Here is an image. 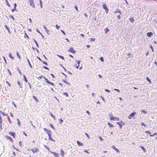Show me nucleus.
<instances>
[{
  "instance_id": "nucleus-16",
  "label": "nucleus",
  "mask_w": 157,
  "mask_h": 157,
  "mask_svg": "<svg viewBox=\"0 0 157 157\" xmlns=\"http://www.w3.org/2000/svg\"><path fill=\"white\" fill-rule=\"evenodd\" d=\"M140 147L142 149V150L144 152H146V151L145 150V148L143 146H140Z\"/></svg>"
},
{
  "instance_id": "nucleus-57",
  "label": "nucleus",
  "mask_w": 157,
  "mask_h": 157,
  "mask_svg": "<svg viewBox=\"0 0 157 157\" xmlns=\"http://www.w3.org/2000/svg\"><path fill=\"white\" fill-rule=\"evenodd\" d=\"M114 90H115L117 91L118 92H120V90H119L118 89H114Z\"/></svg>"
},
{
  "instance_id": "nucleus-41",
  "label": "nucleus",
  "mask_w": 157,
  "mask_h": 157,
  "mask_svg": "<svg viewBox=\"0 0 157 157\" xmlns=\"http://www.w3.org/2000/svg\"><path fill=\"white\" fill-rule=\"evenodd\" d=\"M16 55H17V56L20 59L21 57H20V56L19 55V53L18 52H17L16 53Z\"/></svg>"
},
{
  "instance_id": "nucleus-15",
  "label": "nucleus",
  "mask_w": 157,
  "mask_h": 157,
  "mask_svg": "<svg viewBox=\"0 0 157 157\" xmlns=\"http://www.w3.org/2000/svg\"><path fill=\"white\" fill-rule=\"evenodd\" d=\"M145 132L147 134L149 135L150 136V135H151L152 134L151 133V132L149 131H146Z\"/></svg>"
},
{
  "instance_id": "nucleus-47",
  "label": "nucleus",
  "mask_w": 157,
  "mask_h": 157,
  "mask_svg": "<svg viewBox=\"0 0 157 157\" xmlns=\"http://www.w3.org/2000/svg\"><path fill=\"white\" fill-rule=\"evenodd\" d=\"M2 118H0V125L2 124Z\"/></svg>"
},
{
  "instance_id": "nucleus-44",
  "label": "nucleus",
  "mask_w": 157,
  "mask_h": 157,
  "mask_svg": "<svg viewBox=\"0 0 157 157\" xmlns=\"http://www.w3.org/2000/svg\"><path fill=\"white\" fill-rule=\"evenodd\" d=\"M7 71L9 73V75L11 76V72H10V70L9 69H7Z\"/></svg>"
},
{
  "instance_id": "nucleus-8",
  "label": "nucleus",
  "mask_w": 157,
  "mask_h": 157,
  "mask_svg": "<svg viewBox=\"0 0 157 157\" xmlns=\"http://www.w3.org/2000/svg\"><path fill=\"white\" fill-rule=\"evenodd\" d=\"M31 150L32 151V152L33 153L37 152L38 151V149L36 148H35L34 149H31Z\"/></svg>"
},
{
  "instance_id": "nucleus-49",
  "label": "nucleus",
  "mask_w": 157,
  "mask_h": 157,
  "mask_svg": "<svg viewBox=\"0 0 157 157\" xmlns=\"http://www.w3.org/2000/svg\"><path fill=\"white\" fill-rule=\"evenodd\" d=\"M100 60H101V61L103 62L104 61V59H103V57H101L100 58Z\"/></svg>"
},
{
  "instance_id": "nucleus-25",
  "label": "nucleus",
  "mask_w": 157,
  "mask_h": 157,
  "mask_svg": "<svg viewBox=\"0 0 157 157\" xmlns=\"http://www.w3.org/2000/svg\"><path fill=\"white\" fill-rule=\"evenodd\" d=\"M5 1L7 6H8L9 7H10V4L9 3L8 1L7 0H5Z\"/></svg>"
},
{
  "instance_id": "nucleus-4",
  "label": "nucleus",
  "mask_w": 157,
  "mask_h": 157,
  "mask_svg": "<svg viewBox=\"0 0 157 157\" xmlns=\"http://www.w3.org/2000/svg\"><path fill=\"white\" fill-rule=\"evenodd\" d=\"M102 7L103 9L105 10L106 13H108L109 10L107 8L106 5L105 4H104L103 5Z\"/></svg>"
},
{
  "instance_id": "nucleus-2",
  "label": "nucleus",
  "mask_w": 157,
  "mask_h": 157,
  "mask_svg": "<svg viewBox=\"0 0 157 157\" xmlns=\"http://www.w3.org/2000/svg\"><path fill=\"white\" fill-rule=\"evenodd\" d=\"M9 134L12 136L13 138H15L16 134L15 132L10 131L9 132Z\"/></svg>"
},
{
  "instance_id": "nucleus-27",
  "label": "nucleus",
  "mask_w": 157,
  "mask_h": 157,
  "mask_svg": "<svg viewBox=\"0 0 157 157\" xmlns=\"http://www.w3.org/2000/svg\"><path fill=\"white\" fill-rule=\"evenodd\" d=\"M98 137H99V139H100V141H102L104 140L101 137V136H99Z\"/></svg>"
},
{
  "instance_id": "nucleus-1",
  "label": "nucleus",
  "mask_w": 157,
  "mask_h": 157,
  "mask_svg": "<svg viewBox=\"0 0 157 157\" xmlns=\"http://www.w3.org/2000/svg\"><path fill=\"white\" fill-rule=\"evenodd\" d=\"M116 123L119 126L120 129H121L123 126L125 124V123L122 121H120L117 122Z\"/></svg>"
},
{
  "instance_id": "nucleus-28",
  "label": "nucleus",
  "mask_w": 157,
  "mask_h": 157,
  "mask_svg": "<svg viewBox=\"0 0 157 157\" xmlns=\"http://www.w3.org/2000/svg\"><path fill=\"white\" fill-rule=\"evenodd\" d=\"M140 125H141V126H144L145 127H146V125L145 124H144V123L143 122H142L140 123Z\"/></svg>"
},
{
  "instance_id": "nucleus-45",
  "label": "nucleus",
  "mask_w": 157,
  "mask_h": 157,
  "mask_svg": "<svg viewBox=\"0 0 157 157\" xmlns=\"http://www.w3.org/2000/svg\"><path fill=\"white\" fill-rule=\"evenodd\" d=\"M22 142L21 141H20L19 142V145L20 146H21V147H22Z\"/></svg>"
},
{
  "instance_id": "nucleus-13",
  "label": "nucleus",
  "mask_w": 157,
  "mask_h": 157,
  "mask_svg": "<svg viewBox=\"0 0 157 157\" xmlns=\"http://www.w3.org/2000/svg\"><path fill=\"white\" fill-rule=\"evenodd\" d=\"M136 114V113L135 112H133L131 113L129 116V117L128 118H131L132 117H134L135 114Z\"/></svg>"
},
{
  "instance_id": "nucleus-34",
  "label": "nucleus",
  "mask_w": 157,
  "mask_h": 157,
  "mask_svg": "<svg viewBox=\"0 0 157 157\" xmlns=\"http://www.w3.org/2000/svg\"><path fill=\"white\" fill-rule=\"evenodd\" d=\"M23 77H24V79L25 81V82H28V81H27V79H26V78L25 76L24 75Z\"/></svg>"
},
{
  "instance_id": "nucleus-30",
  "label": "nucleus",
  "mask_w": 157,
  "mask_h": 157,
  "mask_svg": "<svg viewBox=\"0 0 157 157\" xmlns=\"http://www.w3.org/2000/svg\"><path fill=\"white\" fill-rule=\"evenodd\" d=\"M9 57L11 59H14V57L12 56L11 55V54H9Z\"/></svg>"
},
{
  "instance_id": "nucleus-50",
  "label": "nucleus",
  "mask_w": 157,
  "mask_h": 157,
  "mask_svg": "<svg viewBox=\"0 0 157 157\" xmlns=\"http://www.w3.org/2000/svg\"><path fill=\"white\" fill-rule=\"evenodd\" d=\"M63 95H65L66 97H68V95L67 94V93H64Z\"/></svg>"
},
{
  "instance_id": "nucleus-54",
  "label": "nucleus",
  "mask_w": 157,
  "mask_h": 157,
  "mask_svg": "<svg viewBox=\"0 0 157 157\" xmlns=\"http://www.w3.org/2000/svg\"><path fill=\"white\" fill-rule=\"evenodd\" d=\"M109 31V29L108 28H106L105 29V33H107Z\"/></svg>"
},
{
  "instance_id": "nucleus-55",
  "label": "nucleus",
  "mask_w": 157,
  "mask_h": 157,
  "mask_svg": "<svg viewBox=\"0 0 157 157\" xmlns=\"http://www.w3.org/2000/svg\"><path fill=\"white\" fill-rule=\"evenodd\" d=\"M61 31L62 32V33H63V34L64 35H66V33H65L64 32L63 30H61Z\"/></svg>"
},
{
  "instance_id": "nucleus-36",
  "label": "nucleus",
  "mask_w": 157,
  "mask_h": 157,
  "mask_svg": "<svg viewBox=\"0 0 157 157\" xmlns=\"http://www.w3.org/2000/svg\"><path fill=\"white\" fill-rule=\"evenodd\" d=\"M157 135V133L156 132H155L152 135H150V136L153 137Z\"/></svg>"
},
{
  "instance_id": "nucleus-60",
  "label": "nucleus",
  "mask_w": 157,
  "mask_h": 157,
  "mask_svg": "<svg viewBox=\"0 0 157 157\" xmlns=\"http://www.w3.org/2000/svg\"><path fill=\"white\" fill-rule=\"evenodd\" d=\"M142 112L143 113H146V112L144 110H143L142 111Z\"/></svg>"
},
{
  "instance_id": "nucleus-3",
  "label": "nucleus",
  "mask_w": 157,
  "mask_h": 157,
  "mask_svg": "<svg viewBox=\"0 0 157 157\" xmlns=\"http://www.w3.org/2000/svg\"><path fill=\"white\" fill-rule=\"evenodd\" d=\"M29 4L32 7L34 8L35 7L34 1L33 0H30L29 1Z\"/></svg>"
},
{
  "instance_id": "nucleus-63",
  "label": "nucleus",
  "mask_w": 157,
  "mask_h": 157,
  "mask_svg": "<svg viewBox=\"0 0 157 157\" xmlns=\"http://www.w3.org/2000/svg\"><path fill=\"white\" fill-rule=\"evenodd\" d=\"M91 41H94L95 40V39L94 38H90Z\"/></svg>"
},
{
  "instance_id": "nucleus-31",
  "label": "nucleus",
  "mask_w": 157,
  "mask_h": 157,
  "mask_svg": "<svg viewBox=\"0 0 157 157\" xmlns=\"http://www.w3.org/2000/svg\"><path fill=\"white\" fill-rule=\"evenodd\" d=\"M59 124H62V123L63 121V120L62 119V118H60L59 119Z\"/></svg>"
},
{
  "instance_id": "nucleus-33",
  "label": "nucleus",
  "mask_w": 157,
  "mask_h": 157,
  "mask_svg": "<svg viewBox=\"0 0 157 157\" xmlns=\"http://www.w3.org/2000/svg\"><path fill=\"white\" fill-rule=\"evenodd\" d=\"M57 56L59 57L60 58H61V59L64 60V58L62 56H60V55H57Z\"/></svg>"
},
{
  "instance_id": "nucleus-58",
  "label": "nucleus",
  "mask_w": 157,
  "mask_h": 157,
  "mask_svg": "<svg viewBox=\"0 0 157 157\" xmlns=\"http://www.w3.org/2000/svg\"><path fill=\"white\" fill-rule=\"evenodd\" d=\"M43 67L45 69H47V70H49V69L47 67H46V66H44Z\"/></svg>"
},
{
  "instance_id": "nucleus-52",
  "label": "nucleus",
  "mask_w": 157,
  "mask_h": 157,
  "mask_svg": "<svg viewBox=\"0 0 157 157\" xmlns=\"http://www.w3.org/2000/svg\"><path fill=\"white\" fill-rule=\"evenodd\" d=\"M23 135H25V136H27V134L25 132H23Z\"/></svg>"
},
{
  "instance_id": "nucleus-35",
  "label": "nucleus",
  "mask_w": 157,
  "mask_h": 157,
  "mask_svg": "<svg viewBox=\"0 0 157 157\" xmlns=\"http://www.w3.org/2000/svg\"><path fill=\"white\" fill-rule=\"evenodd\" d=\"M120 13V14H121V12L120 11V10H115V13Z\"/></svg>"
},
{
  "instance_id": "nucleus-53",
  "label": "nucleus",
  "mask_w": 157,
  "mask_h": 157,
  "mask_svg": "<svg viewBox=\"0 0 157 157\" xmlns=\"http://www.w3.org/2000/svg\"><path fill=\"white\" fill-rule=\"evenodd\" d=\"M84 151L86 153L89 154V152L87 150H84Z\"/></svg>"
},
{
  "instance_id": "nucleus-61",
  "label": "nucleus",
  "mask_w": 157,
  "mask_h": 157,
  "mask_svg": "<svg viewBox=\"0 0 157 157\" xmlns=\"http://www.w3.org/2000/svg\"><path fill=\"white\" fill-rule=\"evenodd\" d=\"M16 10V8L15 9V8H14L13 9H12L11 10V11L12 12H13L14 11Z\"/></svg>"
},
{
  "instance_id": "nucleus-51",
  "label": "nucleus",
  "mask_w": 157,
  "mask_h": 157,
  "mask_svg": "<svg viewBox=\"0 0 157 157\" xmlns=\"http://www.w3.org/2000/svg\"><path fill=\"white\" fill-rule=\"evenodd\" d=\"M42 63H43L44 64H45V65H48L47 63L46 62H45V61H42Z\"/></svg>"
},
{
  "instance_id": "nucleus-42",
  "label": "nucleus",
  "mask_w": 157,
  "mask_h": 157,
  "mask_svg": "<svg viewBox=\"0 0 157 157\" xmlns=\"http://www.w3.org/2000/svg\"><path fill=\"white\" fill-rule=\"evenodd\" d=\"M63 82H64V83H66L67 84H68V85H70L69 83L67 81H65V80H63Z\"/></svg>"
},
{
  "instance_id": "nucleus-38",
  "label": "nucleus",
  "mask_w": 157,
  "mask_h": 157,
  "mask_svg": "<svg viewBox=\"0 0 157 157\" xmlns=\"http://www.w3.org/2000/svg\"><path fill=\"white\" fill-rule=\"evenodd\" d=\"M40 7L41 8H42V1L41 0H40Z\"/></svg>"
},
{
  "instance_id": "nucleus-22",
  "label": "nucleus",
  "mask_w": 157,
  "mask_h": 157,
  "mask_svg": "<svg viewBox=\"0 0 157 157\" xmlns=\"http://www.w3.org/2000/svg\"><path fill=\"white\" fill-rule=\"evenodd\" d=\"M110 119L112 121H119V118H110Z\"/></svg>"
},
{
  "instance_id": "nucleus-40",
  "label": "nucleus",
  "mask_w": 157,
  "mask_h": 157,
  "mask_svg": "<svg viewBox=\"0 0 157 157\" xmlns=\"http://www.w3.org/2000/svg\"><path fill=\"white\" fill-rule=\"evenodd\" d=\"M146 79L150 82V83H151V81L150 79H149V78L148 77H147L146 78Z\"/></svg>"
},
{
  "instance_id": "nucleus-46",
  "label": "nucleus",
  "mask_w": 157,
  "mask_h": 157,
  "mask_svg": "<svg viewBox=\"0 0 157 157\" xmlns=\"http://www.w3.org/2000/svg\"><path fill=\"white\" fill-rule=\"evenodd\" d=\"M0 112L2 114V115L3 116H6V114H5L4 113H3L1 111H0Z\"/></svg>"
},
{
  "instance_id": "nucleus-12",
  "label": "nucleus",
  "mask_w": 157,
  "mask_h": 157,
  "mask_svg": "<svg viewBox=\"0 0 157 157\" xmlns=\"http://www.w3.org/2000/svg\"><path fill=\"white\" fill-rule=\"evenodd\" d=\"M48 136L49 137L48 139L49 140L52 141L54 142H55V140H54L53 139L52 137V135H51L50 136Z\"/></svg>"
},
{
  "instance_id": "nucleus-7",
  "label": "nucleus",
  "mask_w": 157,
  "mask_h": 157,
  "mask_svg": "<svg viewBox=\"0 0 157 157\" xmlns=\"http://www.w3.org/2000/svg\"><path fill=\"white\" fill-rule=\"evenodd\" d=\"M50 152L53 154L54 155V156L56 157H59V154L58 153L54 152H52V151H50Z\"/></svg>"
},
{
  "instance_id": "nucleus-14",
  "label": "nucleus",
  "mask_w": 157,
  "mask_h": 157,
  "mask_svg": "<svg viewBox=\"0 0 157 157\" xmlns=\"http://www.w3.org/2000/svg\"><path fill=\"white\" fill-rule=\"evenodd\" d=\"M107 124L108 125V126H109V127L110 128H112L114 127V125H113V124H111V123H110L109 122H108L107 123Z\"/></svg>"
},
{
  "instance_id": "nucleus-62",
  "label": "nucleus",
  "mask_w": 157,
  "mask_h": 157,
  "mask_svg": "<svg viewBox=\"0 0 157 157\" xmlns=\"http://www.w3.org/2000/svg\"><path fill=\"white\" fill-rule=\"evenodd\" d=\"M46 32L47 33V34L48 35H49V31L48 30H47L46 31Z\"/></svg>"
},
{
  "instance_id": "nucleus-6",
  "label": "nucleus",
  "mask_w": 157,
  "mask_h": 157,
  "mask_svg": "<svg viewBox=\"0 0 157 157\" xmlns=\"http://www.w3.org/2000/svg\"><path fill=\"white\" fill-rule=\"evenodd\" d=\"M6 137L9 140H10L12 143L13 142V140L12 137L8 136H6Z\"/></svg>"
},
{
  "instance_id": "nucleus-18",
  "label": "nucleus",
  "mask_w": 157,
  "mask_h": 157,
  "mask_svg": "<svg viewBox=\"0 0 157 157\" xmlns=\"http://www.w3.org/2000/svg\"><path fill=\"white\" fill-rule=\"evenodd\" d=\"M46 132L48 136L52 135V132L50 130H48Z\"/></svg>"
},
{
  "instance_id": "nucleus-24",
  "label": "nucleus",
  "mask_w": 157,
  "mask_h": 157,
  "mask_svg": "<svg viewBox=\"0 0 157 157\" xmlns=\"http://www.w3.org/2000/svg\"><path fill=\"white\" fill-rule=\"evenodd\" d=\"M49 125L50 127L52 128L54 130H55V128L52 124H49Z\"/></svg>"
},
{
  "instance_id": "nucleus-37",
  "label": "nucleus",
  "mask_w": 157,
  "mask_h": 157,
  "mask_svg": "<svg viewBox=\"0 0 157 157\" xmlns=\"http://www.w3.org/2000/svg\"><path fill=\"white\" fill-rule=\"evenodd\" d=\"M12 147L14 149H16L17 151H19V150L17 148H16L14 145H12Z\"/></svg>"
},
{
  "instance_id": "nucleus-56",
  "label": "nucleus",
  "mask_w": 157,
  "mask_h": 157,
  "mask_svg": "<svg viewBox=\"0 0 157 157\" xmlns=\"http://www.w3.org/2000/svg\"><path fill=\"white\" fill-rule=\"evenodd\" d=\"M150 48L151 49L152 52H154V50L153 49V47L151 45H150Z\"/></svg>"
},
{
  "instance_id": "nucleus-29",
  "label": "nucleus",
  "mask_w": 157,
  "mask_h": 157,
  "mask_svg": "<svg viewBox=\"0 0 157 157\" xmlns=\"http://www.w3.org/2000/svg\"><path fill=\"white\" fill-rule=\"evenodd\" d=\"M17 120L18 121L17 124H18V125L19 126H20L21 125V123H20V121L19 120L18 118H17Z\"/></svg>"
},
{
  "instance_id": "nucleus-9",
  "label": "nucleus",
  "mask_w": 157,
  "mask_h": 157,
  "mask_svg": "<svg viewBox=\"0 0 157 157\" xmlns=\"http://www.w3.org/2000/svg\"><path fill=\"white\" fill-rule=\"evenodd\" d=\"M77 143L79 146H83V144L80 141L77 140L76 141Z\"/></svg>"
},
{
  "instance_id": "nucleus-20",
  "label": "nucleus",
  "mask_w": 157,
  "mask_h": 157,
  "mask_svg": "<svg viewBox=\"0 0 157 157\" xmlns=\"http://www.w3.org/2000/svg\"><path fill=\"white\" fill-rule=\"evenodd\" d=\"M44 147L45 148L48 150L50 152V151H51L50 150V149H49V148L46 145H44Z\"/></svg>"
},
{
  "instance_id": "nucleus-32",
  "label": "nucleus",
  "mask_w": 157,
  "mask_h": 157,
  "mask_svg": "<svg viewBox=\"0 0 157 157\" xmlns=\"http://www.w3.org/2000/svg\"><path fill=\"white\" fill-rule=\"evenodd\" d=\"M130 21L132 22H134V20L133 18H131L130 19Z\"/></svg>"
},
{
  "instance_id": "nucleus-59",
  "label": "nucleus",
  "mask_w": 157,
  "mask_h": 157,
  "mask_svg": "<svg viewBox=\"0 0 157 157\" xmlns=\"http://www.w3.org/2000/svg\"><path fill=\"white\" fill-rule=\"evenodd\" d=\"M105 91L107 92H108V93L110 92V90H108V89H105Z\"/></svg>"
},
{
  "instance_id": "nucleus-23",
  "label": "nucleus",
  "mask_w": 157,
  "mask_h": 157,
  "mask_svg": "<svg viewBox=\"0 0 157 157\" xmlns=\"http://www.w3.org/2000/svg\"><path fill=\"white\" fill-rule=\"evenodd\" d=\"M34 42L35 43L37 47V48H38L39 47V46H38V44L37 42L34 39Z\"/></svg>"
},
{
  "instance_id": "nucleus-43",
  "label": "nucleus",
  "mask_w": 157,
  "mask_h": 157,
  "mask_svg": "<svg viewBox=\"0 0 157 157\" xmlns=\"http://www.w3.org/2000/svg\"><path fill=\"white\" fill-rule=\"evenodd\" d=\"M85 135L86 136L89 138H90V137L89 136V135L88 134H87V133H85Z\"/></svg>"
},
{
  "instance_id": "nucleus-26",
  "label": "nucleus",
  "mask_w": 157,
  "mask_h": 157,
  "mask_svg": "<svg viewBox=\"0 0 157 157\" xmlns=\"http://www.w3.org/2000/svg\"><path fill=\"white\" fill-rule=\"evenodd\" d=\"M33 98L35 99V101L37 102L38 101V99L35 96H33Z\"/></svg>"
},
{
  "instance_id": "nucleus-10",
  "label": "nucleus",
  "mask_w": 157,
  "mask_h": 157,
  "mask_svg": "<svg viewBox=\"0 0 157 157\" xmlns=\"http://www.w3.org/2000/svg\"><path fill=\"white\" fill-rule=\"evenodd\" d=\"M69 51L73 53H75V51L72 48H70L69 50Z\"/></svg>"
},
{
  "instance_id": "nucleus-19",
  "label": "nucleus",
  "mask_w": 157,
  "mask_h": 157,
  "mask_svg": "<svg viewBox=\"0 0 157 157\" xmlns=\"http://www.w3.org/2000/svg\"><path fill=\"white\" fill-rule=\"evenodd\" d=\"M27 61H28V63L29 65V66H30V67L31 68H32V67L31 64V63L30 62V61L29 60V59H28V58H27Z\"/></svg>"
},
{
  "instance_id": "nucleus-64",
  "label": "nucleus",
  "mask_w": 157,
  "mask_h": 157,
  "mask_svg": "<svg viewBox=\"0 0 157 157\" xmlns=\"http://www.w3.org/2000/svg\"><path fill=\"white\" fill-rule=\"evenodd\" d=\"M5 28H6L7 29H8L9 28L7 27V25H5L4 26Z\"/></svg>"
},
{
  "instance_id": "nucleus-17",
  "label": "nucleus",
  "mask_w": 157,
  "mask_h": 157,
  "mask_svg": "<svg viewBox=\"0 0 157 157\" xmlns=\"http://www.w3.org/2000/svg\"><path fill=\"white\" fill-rule=\"evenodd\" d=\"M152 34V33L151 32H150L147 33V36L148 37H151Z\"/></svg>"
},
{
  "instance_id": "nucleus-48",
  "label": "nucleus",
  "mask_w": 157,
  "mask_h": 157,
  "mask_svg": "<svg viewBox=\"0 0 157 157\" xmlns=\"http://www.w3.org/2000/svg\"><path fill=\"white\" fill-rule=\"evenodd\" d=\"M56 28L57 29H59V28L60 27L59 26L57 25H56Z\"/></svg>"
},
{
  "instance_id": "nucleus-11",
  "label": "nucleus",
  "mask_w": 157,
  "mask_h": 157,
  "mask_svg": "<svg viewBox=\"0 0 157 157\" xmlns=\"http://www.w3.org/2000/svg\"><path fill=\"white\" fill-rule=\"evenodd\" d=\"M61 155L62 157H64V152L63 149H61L60 151Z\"/></svg>"
},
{
  "instance_id": "nucleus-21",
  "label": "nucleus",
  "mask_w": 157,
  "mask_h": 157,
  "mask_svg": "<svg viewBox=\"0 0 157 157\" xmlns=\"http://www.w3.org/2000/svg\"><path fill=\"white\" fill-rule=\"evenodd\" d=\"M43 78L46 81V82L48 83H50V81L47 78H46L45 77H43Z\"/></svg>"
},
{
  "instance_id": "nucleus-39",
  "label": "nucleus",
  "mask_w": 157,
  "mask_h": 157,
  "mask_svg": "<svg viewBox=\"0 0 157 157\" xmlns=\"http://www.w3.org/2000/svg\"><path fill=\"white\" fill-rule=\"evenodd\" d=\"M43 77V76L42 75H40V76L38 77L37 78L38 79H41L42 77Z\"/></svg>"
},
{
  "instance_id": "nucleus-5",
  "label": "nucleus",
  "mask_w": 157,
  "mask_h": 157,
  "mask_svg": "<svg viewBox=\"0 0 157 157\" xmlns=\"http://www.w3.org/2000/svg\"><path fill=\"white\" fill-rule=\"evenodd\" d=\"M112 148L115 151H116L117 153H119L120 152V151H119V149L117 148L114 146H112Z\"/></svg>"
}]
</instances>
